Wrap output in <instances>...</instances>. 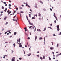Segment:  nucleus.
<instances>
[{
    "label": "nucleus",
    "mask_w": 61,
    "mask_h": 61,
    "mask_svg": "<svg viewBox=\"0 0 61 61\" xmlns=\"http://www.w3.org/2000/svg\"><path fill=\"white\" fill-rule=\"evenodd\" d=\"M30 35H31V32L30 33Z\"/></svg>",
    "instance_id": "63"
},
{
    "label": "nucleus",
    "mask_w": 61,
    "mask_h": 61,
    "mask_svg": "<svg viewBox=\"0 0 61 61\" xmlns=\"http://www.w3.org/2000/svg\"><path fill=\"white\" fill-rule=\"evenodd\" d=\"M3 3L4 4H6V2H4Z\"/></svg>",
    "instance_id": "47"
},
{
    "label": "nucleus",
    "mask_w": 61,
    "mask_h": 61,
    "mask_svg": "<svg viewBox=\"0 0 61 61\" xmlns=\"http://www.w3.org/2000/svg\"><path fill=\"white\" fill-rule=\"evenodd\" d=\"M35 7L36 8H37V6H35Z\"/></svg>",
    "instance_id": "37"
},
{
    "label": "nucleus",
    "mask_w": 61,
    "mask_h": 61,
    "mask_svg": "<svg viewBox=\"0 0 61 61\" xmlns=\"http://www.w3.org/2000/svg\"><path fill=\"white\" fill-rule=\"evenodd\" d=\"M19 9H22V8L21 7H20L19 8Z\"/></svg>",
    "instance_id": "28"
},
{
    "label": "nucleus",
    "mask_w": 61,
    "mask_h": 61,
    "mask_svg": "<svg viewBox=\"0 0 61 61\" xmlns=\"http://www.w3.org/2000/svg\"><path fill=\"white\" fill-rule=\"evenodd\" d=\"M28 22L29 23V24L30 25H33V24L32 23H31V22H30V21H28Z\"/></svg>",
    "instance_id": "1"
},
{
    "label": "nucleus",
    "mask_w": 61,
    "mask_h": 61,
    "mask_svg": "<svg viewBox=\"0 0 61 61\" xmlns=\"http://www.w3.org/2000/svg\"><path fill=\"white\" fill-rule=\"evenodd\" d=\"M23 51L24 52V54H25V51L24 50Z\"/></svg>",
    "instance_id": "35"
},
{
    "label": "nucleus",
    "mask_w": 61,
    "mask_h": 61,
    "mask_svg": "<svg viewBox=\"0 0 61 61\" xmlns=\"http://www.w3.org/2000/svg\"><path fill=\"white\" fill-rule=\"evenodd\" d=\"M28 7H29V8L30 7V6H29V5H28Z\"/></svg>",
    "instance_id": "36"
},
{
    "label": "nucleus",
    "mask_w": 61,
    "mask_h": 61,
    "mask_svg": "<svg viewBox=\"0 0 61 61\" xmlns=\"http://www.w3.org/2000/svg\"><path fill=\"white\" fill-rule=\"evenodd\" d=\"M43 39V38L42 37H40L39 38V40H41V39Z\"/></svg>",
    "instance_id": "9"
},
{
    "label": "nucleus",
    "mask_w": 61,
    "mask_h": 61,
    "mask_svg": "<svg viewBox=\"0 0 61 61\" xmlns=\"http://www.w3.org/2000/svg\"><path fill=\"white\" fill-rule=\"evenodd\" d=\"M3 11H2V12L1 11V12H0V13H1V14H2V13H3Z\"/></svg>",
    "instance_id": "56"
},
{
    "label": "nucleus",
    "mask_w": 61,
    "mask_h": 61,
    "mask_svg": "<svg viewBox=\"0 0 61 61\" xmlns=\"http://www.w3.org/2000/svg\"><path fill=\"white\" fill-rule=\"evenodd\" d=\"M31 55V53H30V54H28L27 55L28 56H30Z\"/></svg>",
    "instance_id": "16"
},
{
    "label": "nucleus",
    "mask_w": 61,
    "mask_h": 61,
    "mask_svg": "<svg viewBox=\"0 0 61 61\" xmlns=\"http://www.w3.org/2000/svg\"><path fill=\"white\" fill-rule=\"evenodd\" d=\"M15 57H13L12 58V59L11 60L12 61H15Z\"/></svg>",
    "instance_id": "2"
},
{
    "label": "nucleus",
    "mask_w": 61,
    "mask_h": 61,
    "mask_svg": "<svg viewBox=\"0 0 61 61\" xmlns=\"http://www.w3.org/2000/svg\"><path fill=\"white\" fill-rule=\"evenodd\" d=\"M45 56H43V59H45Z\"/></svg>",
    "instance_id": "54"
},
{
    "label": "nucleus",
    "mask_w": 61,
    "mask_h": 61,
    "mask_svg": "<svg viewBox=\"0 0 61 61\" xmlns=\"http://www.w3.org/2000/svg\"><path fill=\"white\" fill-rule=\"evenodd\" d=\"M29 17H30L31 18V14H29Z\"/></svg>",
    "instance_id": "17"
},
{
    "label": "nucleus",
    "mask_w": 61,
    "mask_h": 61,
    "mask_svg": "<svg viewBox=\"0 0 61 61\" xmlns=\"http://www.w3.org/2000/svg\"><path fill=\"white\" fill-rule=\"evenodd\" d=\"M15 21H16L17 23V20H15Z\"/></svg>",
    "instance_id": "43"
},
{
    "label": "nucleus",
    "mask_w": 61,
    "mask_h": 61,
    "mask_svg": "<svg viewBox=\"0 0 61 61\" xmlns=\"http://www.w3.org/2000/svg\"><path fill=\"white\" fill-rule=\"evenodd\" d=\"M50 10L51 11H52V9L51 8H50Z\"/></svg>",
    "instance_id": "42"
},
{
    "label": "nucleus",
    "mask_w": 61,
    "mask_h": 61,
    "mask_svg": "<svg viewBox=\"0 0 61 61\" xmlns=\"http://www.w3.org/2000/svg\"><path fill=\"white\" fill-rule=\"evenodd\" d=\"M53 16L54 17H56V14L55 13H54Z\"/></svg>",
    "instance_id": "8"
},
{
    "label": "nucleus",
    "mask_w": 61,
    "mask_h": 61,
    "mask_svg": "<svg viewBox=\"0 0 61 61\" xmlns=\"http://www.w3.org/2000/svg\"><path fill=\"white\" fill-rule=\"evenodd\" d=\"M57 30L58 31H59V30H60V29L59 28H57Z\"/></svg>",
    "instance_id": "12"
},
{
    "label": "nucleus",
    "mask_w": 61,
    "mask_h": 61,
    "mask_svg": "<svg viewBox=\"0 0 61 61\" xmlns=\"http://www.w3.org/2000/svg\"><path fill=\"white\" fill-rule=\"evenodd\" d=\"M27 31V30H26V29L25 30V32H26Z\"/></svg>",
    "instance_id": "57"
},
{
    "label": "nucleus",
    "mask_w": 61,
    "mask_h": 61,
    "mask_svg": "<svg viewBox=\"0 0 61 61\" xmlns=\"http://www.w3.org/2000/svg\"><path fill=\"white\" fill-rule=\"evenodd\" d=\"M28 4H26L25 5H26V6H28Z\"/></svg>",
    "instance_id": "40"
},
{
    "label": "nucleus",
    "mask_w": 61,
    "mask_h": 61,
    "mask_svg": "<svg viewBox=\"0 0 61 61\" xmlns=\"http://www.w3.org/2000/svg\"><path fill=\"white\" fill-rule=\"evenodd\" d=\"M53 36H56V35H55V34H53Z\"/></svg>",
    "instance_id": "61"
},
{
    "label": "nucleus",
    "mask_w": 61,
    "mask_h": 61,
    "mask_svg": "<svg viewBox=\"0 0 61 61\" xmlns=\"http://www.w3.org/2000/svg\"><path fill=\"white\" fill-rule=\"evenodd\" d=\"M16 32H15L14 33V35H16Z\"/></svg>",
    "instance_id": "14"
},
{
    "label": "nucleus",
    "mask_w": 61,
    "mask_h": 61,
    "mask_svg": "<svg viewBox=\"0 0 61 61\" xmlns=\"http://www.w3.org/2000/svg\"><path fill=\"white\" fill-rule=\"evenodd\" d=\"M54 22L55 23H56V20H55V21H54Z\"/></svg>",
    "instance_id": "53"
},
{
    "label": "nucleus",
    "mask_w": 61,
    "mask_h": 61,
    "mask_svg": "<svg viewBox=\"0 0 61 61\" xmlns=\"http://www.w3.org/2000/svg\"><path fill=\"white\" fill-rule=\"evenodd\" d=\"M9 1L10 3H11V2H12L10 0H9Z\"/></svg>",
    "instance_id": "32"
},
{
    "label": "nucleus",
    "mask_w": 61,
    "mask_h": 61,
    "mask_svg": "<svg viewBox=\"0 0 61 61\" xmlns=\"http://www.w3.org/2000/svg\"><path fill=\"white\" fill-rule=\"evenodd\" d=\"M9 12H10V11L9 10H8L7 11V12L8 13H9Z\"/></svg>",
    "instance_id": "27"
},
{
    "label": "nucleus",
    "mask_w": 61,
    "mask_h": 61,
    "mask_svg": "<svg viewBox=\"0 0 61 61\" xmlns=\"http://www.w3.org/2000/svg\"><path fill=\"white\" fill-rule=\"evenodd\" d=\"M7 5V4H5V6H6Z\"/></svg>",
    "instance_id": "59"
},
{
    "label": "nucleus",
    "mask_w": 61,
    "mask_h": 61,
    "mask_svg": "<svg viewBox=\"0 0 61 61\" xmlns=\"http://www.w3.org/2000/svg\"><path fill=\"white\" fill-rule=\"evenodd\" d=\"M56 27L57 28H59V25H57L56 26Z\"/></svg>",
    "instance_id": "7"
},
{
    "label": "nucleus",
    "mask_w": 61,
    "mask_h": 61,
    "mask_svg": "<svg viewBox=\"0 0 61 61\" xmlns=\"http://www.w3.org/2000/svg\"><path fill=\"white\" fill-rule=\"evenodd\" d=\"M49 60H51V59L50 57L49 56Z\"/></svg>",
    "instance_id": "18"
},
{
    "label": "nucleus",
    "mask_w": 61,
    "mask_h": 61,
    "mask_svg": "<svg viewBox=\"0 0 61 61\" xmlns=\"http://www.w3.org/2000/svg\"><path fill=\"white\" fill-rule=\"evenodd\" d=\"M25 47H27V46H26V45H25Z\"/></svg>",
    "instance_id": "55"
},
{
    "label": "nucleus",
    "mask_w": 61,
    "mask_h": 61,
    "mask_svg": "<svg viewBox=\"0 0 61 61\" xmlns=\"http://www.w3.org/2000/svg\"><path fill=\"white\" fill-rule=\"evenodd\" d=\"M6 18H7V17L6 16L5 18H4V20H5L6 19Z\"/></svg>",
    "instance_id": "4"
},
{
    "label": "nucleus",
    "mask_w": 61,
    "mask_h": 61,
    "mask_svg": "<svg viewBox=\"0 0 61 61\" xmlns=\"http://www.w3.org/2000/svg\"><path fill=\"white\" fill-rule=\"evenodd\" d=\"M27 39H30V37H28L27 38Z\"/></svg>",
    "instance_id": "45"
},
{
    "label": "nucleus",
    "mask_w": 61,
    "mask_h": 61,
    "mask_svg": "<svg viewBox=\"0 0 61 61\" xmlns=\"http://www.w3.org/2000/svg\"><path fill=\"white\" fill-rule=\"evenodd\" d=\"M46 28H44V31H46Z\"/></svg>",
    "instance_id": "41"
},
{
    "label": "nucleus",
    "mask_w": 61,
    "mask_h": 61,
    "mask_svg": "<svg viewBox=\"0 0 61 61\" xmlns=\"http://www.w3.org/2000/svg\"><path fill=\"white\" fill-rule=\"evenodd\" d=\"M19 59H20V60H21V59H22V58H19Z\"/></svg>",
    "instance_id": "48"
},
{
    "label": "nucleus",
    "mask_w": 61,
    "mask_h": 61,
    "mask_svg": "<svg viewBox=\"0 0 61 61\" xmlns=\"http://www.w3.org/2000/svg\"><path fill=\"white\" fill-rule=\"evenodd\" d=\"M2 9H4V7L3 6H2Z\"/></svg>",
    "instance_id": "24"
},
{
    "label": "nucleus",
    "mask_w": 61,
    "mask_h": 61,
    "mask_svg": "<svg viewBox=\"0 0 61 61\" xmlns=\"http://www.w3.org/2000/svg\"><path fill=\"white\" fill-rule=\"evenodd\" d=\"M30 11H31V12H32V11L31 9H30Z\"/></svg>",
    "instance_id": "58"
},
{
    "label": "nucleus",
    "mask_w": 61,
    "mask_h": 61,
    "mask_svg": "<svg viewBox=\"0 0 61 61\" xmlns=\"http://www.w3.org/2000/svg\"><path fill=\"white\" fill-rule=\"evenodd\" d=\"M7 24H8V22H7L5 24V25H6Z\"/></svg>",
    "instance_id": "26"
},
{
    "label": "nucleus",
    "mask_w": 61,
    "mask_h": 61,
    "mask_svg": "<svg viewBox=\"0 0 61 61\" xmlns=\"http://www.w3.org/2000/svg\"><path fill=\"white\" fill-rule=\"evenodd\" d=\"M20 17H22V16H21V13H20Z\"/></svg>",
    "instance_id": "34"
},
{
    "label": "nucleus",
    "mask_w": 61,
    "mask_h": 61,
    "mask_svg": "<svg viewBox=\"0 0 61 61\" xmlns=\"http://www.w3.org/2000/svg\"><path fill=\"white\" fill-rule=\"evenodd\" d=\"M32 19H35V17H33L32 18Z\"/></svg>",
    "instance_id": "20"
},
{
    "label": "nucleus",
    "mask_w": 61,
    "mask_h": 61,
    "mask_svg": "<svg viewBox=\"0 0 61 61\" xmlns=\"http://www.w3.org/2000/svg\"><path fill=\"white\" fill-rule=\"evenodd\" d=\"M37 56H38V57H39V56L38 55H37Z\"/></svg>",
    "instance_id": "50"
},
{
    "label": "nucleus",
    "mask_w": 61,
    "mask_h": 61,
    "mask_svg": "<svg viewBox=\"0 0 61 61\" xmlns=\"http://www.w3.org/2000/svg\"><path fill=\"white\" fill-rule=\"evenodd\" d=\"M55 17L56 18V20H57V21H58V20H57V18L56 16H55Z\"/></svg>",
    "instance_id": "6"
},
{
    "label": "nucleus",
    "mask_w": 61,
    "mask_h": 61,
    "mask_svg": "<svg viewBox=\"0 0 61 61\" xmlns=\"http://www.w3.org/2000/svg\"><path fill=\"white\" fill-rule=\"evenodd\" d=\"M50 49L51 50H53V48L52 47H50Z\"/></svg>",
    "instance_id": "21"
},
{
    "label": "nucleus",
    "mask_w": 61,
    "mask_h": 61,
    "mask_svg": "<svg viewBox=\"0 0 61 61\" xmlns=\"http://www.w3.org/2000/svg\"><path fill=\"white\" fill-rule=\"evenodd\" d=\"M20 13H23V11H20Z\"/></svg>",
    "instance_id": "44"
},
{
    "label": "nucleus",
    "mask_w": 61,
    "mask_h": 61,
    "mask_svg": "<svg viewBox=\"0 0 61 61\" xmlns=\"http://www.w3.org/2000/svg\"><path fill=\"white\" fill-rule=\"evenodd\" d=\"M26 17L27 20H28V17H27V16H26Z\"/></svg>",
    "instance_id": "13"
},
{
    "label": "nucleus",
    "mask_w": 61,
    "mask_h": 61,
    "mask_svg": "<svg viewBox=\"0 0 61 61\" xmlns=\"http://www.w3.org/2000/svg\"><path fill=\"white\" fill-rule=\"evenodd\" d=\"M13 46L14 47H15V43H14L13 44Z\"/></svg>",
    "instance_id": "22"
},
{
    "label": "nucleus",
    "mask_w": 61,
    "mask_h": 61,
    "mask_svg": "<svg viewBox=\"0 0 61 61\" xmlns=\"http://www.w3.org/2000/svg\"><path fill=\"white\" fill-rule=\"evenodd\" d=\"M36 28H35V31H36Z\"/></svg>",
    "instance_id": "60"
},
{
    "label": "nucleus",
    "mask_w": 61,
    "mask_h": 61,
    "mask_svg": "<svg viewBox=\"0 0 61 61\" xmlns=\"http://www.w3.org/2000/svg\"><path fill=\"white\" fill-rule=\"evenodd\" d=\"M32 27V26H30L29 27V28H30V29Z\"/></svg>",
    "instance_id": "23"
},
{
    "label": "nucleus",
    "mask_w": 61,
    "mask_h": 61,
    "mask_svg": "<svg viewBox=\"0 0 61 61\" xmlns=\"http://www.w3.org/2000/svg\"><path fill=\"white\" fill-rule=\"evenodd\" d=\"M40 59H41V60H43V58H42L41 57H40Z\"/></svg>",
    "instance_id": "19"
},
{
    "label": "nucleus",
    "mask_w": 61,
    "mask_h": 61,
    "mask_svg": "<svg viewBox=\"0 0 61 61\" xmlns=\"http://www.w3.org/2000/svg\"><path fill=\"white\" fill-rule=\"evenodd\" d=\"M6 10H7V8H6L5 9V10H4V11L5 12H6Z\"/></svg>",
    "instance_id": "10"
},
{
    "label": "nucleus",
    "mask_w": 61,
    "mask_h": 61,
    "mask_svg": "<svg viewBox=\"0 0 61 61\" xmlns=\"http://www.w3.org/2000/svg\"><path fill=\"white\" fill-rule=\"evenodd\" d=\"M11 12H12L11 11H10V12H9L8 13V15H9V14H11Z\"/></svg>",
    "instance_id": "11"
},
{
    "label": "nucleus",
    "mask_w": 61,
    "mask_h": 61,
    "mask_svg": "<svg viewBox=\"0 0 61 61\" xmlns=\"http://www.w3.org/2000/svg\"><path fill=\"white\" fill-rule=\"evenodd\" d=\"M26 29V27H25L24 28V29L25 30V29Z\"/></svg>",
    "instance_id": "62"
},
{
    "label": "nucleus",
    "mask_w": 61,
    "mask_h": 61,
    "mask_svg": "<svg viewBox=\"0 0 61 61\" xmlns=\"http://www.w3.org/2000/svg\"><path fill=\"white\" fill-rule=\"evenodd\" d=\"M51 26H52V24H51Z\"/></svg>",
    "instance_id": "49"
},
{
    "label": "nucleus",
    "mask_w": 61,
    "mask_h": 61,
    "mask_svg": "<svg viewBox=\"0 0 61 61\" xmlns=\"http://www.w3.org/2000/svg\"><path fill=\"white\" fill-rule=\"evenodd\" d=\"M61 35V32H60V35Z\"/></svg>",
    "instance_id": "64"
},
{
    "label": "nucleus",
    "mask_w": 61,
    "mask_h": 61,
    "mask_svg": "<svg viewBox=\"0 0 61 61\" xmlns=\"http://www.w3.org/2000/svg\"><path fill=\"white\" fill-rule=\"evenodd\" d=\"M9 6L10 7L11 6V4H9Z\"/></svg>",
    "instance_id": "29"
},
{
    "label": "nucleus",
    "mask_w": 61,
    "mask_h": 61,
    "mask_svg": "<svg viewBox=\"0 0 61 61\" xmlns=\"http://www.w3.org/2000/svg\"><path fill=\"white\" fill-rule=\"evenodd\" d=\"M8 43V42H5V44H7V43Z\"/></svg>",
    "instance_id": "51"
},
{
    "label": "nucleus",
    "mask_w": 61,
    "mask_h": 61,
    "mask_svg": "<svg viewBox=\"0 0 61 61\" xmlns=\"http://www.w3.org/2000/svg\"><path fill=\"white\" fill-rule=\"evenodd\" d=\"M16 12V11L15 10V11H14V13H15Z\"/></svg>",
    "instance_id": "52"
},
{
    "label": "nucleus",
    "mask_w": 61,
    "mask_h": 61,
    "mask_svg": "<svg viewBox=\"0 0 61 61\" xmlns=\"http://www.w3.org/2000/svg\"><path fill=\"white\" fill-rule=\"evenodd\" d=\"M58 46V44H57V47H58V46Z\"/></svg>",
    "instance_id": "30"
},
{
    "label": "nucleus",
    "mask_w": 61,
    "mask_h": 61,
    "mask_svg": "<svg viewBox=\"0 0 61 61\" xmlns=\"http://www.w3.org/2000/svg\"><path fill=\"white\" fill-rule=\"evenodd\" d=\"M16 11H17L18 10V8H16Z\"/></svg>",
    "instance_id": "33"
},
{
    "label": "nucleus",
    "mask_w": 61,
    "mask_h": 61,
    "mask_svg": "<svg viewBox=\"0 0 61 61\" xmlns=\"http://www.w3.org/2000/svg\"><path fill=\"white\" fill-rule=\"evenodd\" d=\"M15 17H16V15H15V16H14V17H13V19H14L15 18Z\"/></svg>",
    "instance_id": "31"
},
{
    "label": "nucleus",
    "mask_w": 61,
    "mask_h": 61,
    "mask_svg": "<svg viewBox=\"0 0 61 61\" xmlns=\"http://www.w3.org/2000/svg\"><path fill=\"white\" fill-rule=\"evenodd\" d=\"M38 14H39V16H41V14H40V13H38Z\"/></svg>",
    "instance_id": "15"
},
{
    "label": "nucleus",
    "mask_w": 61,
    "mask_h": 61,
    "mask_svg": "<svg viewBox=\"0 0 61 61\" xmlns=\"http://www.w3.org/2000/svg\"><path fill=\"white\" fill-rule=\"evenodd\" d=\"M40 3H41L42 4H43V2H42V1H40Z\"/></svg>",
    "instance_id": "25"
},
{
    "label": "nucleus",
    "mask_w": 61,
    "mask_h": 61,
    "mask_svg": "<svg viewBox=\"0 0 61 61\" xmlns=\"http://www.w3.org/2000/svg\"><path fill=\"white\" fill-rule=\"evenodd\" d=\"M51 43H52V45H54V43L53 42H51Z\"/></svg>",
    "instance_id": "46"
},
{
    "label": "nucleus",
    "mask_w": 61,
    "mask_h": 61,
    "mask_svg": "<svg viewBox=\"0 0 61 61\" xmlns=\"http://www.w3.org/2000/svg\"><path fill=\"white\" fill-rule=\"evenodd\" d=\"M48 28H50L51 29V28H51V27H48Z\"/></svg>",
    "instance_id": "39"
},
{
    "label": "nucleus",
    "mask_w": 61,
    "mask_h": 61,
    "mask_svg": "<svg viewBox=\"0 0 61 61\" xmlns=\"http://www.w3.org/2000/svg\"><path fill=\"white\" fill-rule=\"evenodd\" d=\"M36 39H37V36H36L35 37V41H36Z\"/></svg>",
    "instance_id": "5"
},
{
    "label": "nucleus",
    "mask_w": 61,
    "mask_h": 61,
    "mask_svg": "<svg viewBox=\"0 0 61 61\" xmlns=\"http://www.w3.org/2000/svg\"><path fill=\"white\" fill-rule=\"evenodd\" d=\"M19 45L20 47H22V45H21V43L19 44Z\"/></svg>",
    "instance_id": "3"
},
{
    "label": "nucleus",
    "mask_w": 61,
    "mask_h": 61,
    "mask_svg": "<svg viewBox=\"0 0 61 61\" xmlns=\"http://www.w3.org/2000/svg\"><path fill=\"white\" fill-rule=\"evenodd\" d=\"M9 9H11L12 8H11L10 7H9Z\"/></svg>",
    "instance_id": "38"
}]
</instances>
